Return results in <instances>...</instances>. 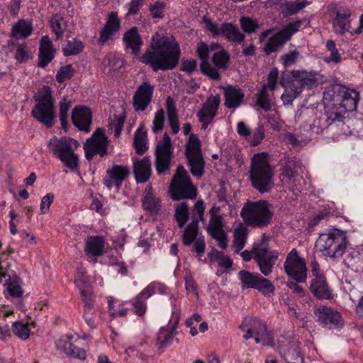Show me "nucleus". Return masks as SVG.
Segmentation results:
<instances>
[{"instance_id": "f257e3e1", "label": "nucleus", "mask_w": 363, "mask_h": 363, "mask_svg": "<svg viewBox=\"0 0 363 363\" xmlns=\"http://www.w3.org/2000/svg\"><path fill=\"white\" fill-rule=\"evenodd\" d=\"M180 57L178 44L172 43L168 38L155 33L151 43L139 60L149 65L153 71L171 70L177 67Z\"/></svg>"}, {"instance_id": "f03ea898", "label": "nucleus", "mask_w": 363, "mask_h": 363, "mask_svg": "<svg viewBox=\"0 0 363 363\" xmlns=\"http://www.w3.org/2000/svg\"><path fill=\"white\" fill-rule=\"evenodd\" d=\"M318 84L315 74L306 71L294 70L289 74H283L280 84L284 88L281 99L284 105H291L303 91L304 87L311 89Z\"/></svg>"}, {"instance_id": "7ed1b4c3", "label": "nucleus", "mask_w": 363, "mask_h": 363, "mask_svg": "<svg viewBox=\"0 0 363 363\" xmlns=\"http://www.w3.org/2000/svg\"><path fill=\"white\" fill-rule=\"evenodd\" d=\"M274 174L264 153L256 154L252 157L250 180L254 189L262 194L270 191L274 186Z\"/></svg>"}, {"instance_id": "20e7f679", "label": "nucleus", "mask_w": 363, "mask_h": 363, "mask_svg": "<svg viewBox=\"0 0 363 363\" xmlns=\"http://www.w3.org/2000/svg\"><path fill=\"white\" fill-rule=\"evenodd\" d=\"M272 205L265 200L247 201L240 211V216L247 226L263 228L267 227L274 215Z\"/></svg>"}, {"instance_id": "39448f33", "label": "nucleus", "mask_w": 363, "mask_h": 363, "mask_svg": "<svg viewBox=\"0 0 363 363\" xmlns=\"http://www.w3.org/2000/svg\"><path fill=\"white\" fill-rule=\"evenodd\" d=\"M348 243L345 232L333 228L320 234L316 247L325 256L338 258L345 252Z\"/></svg>"}, {"instance_id": "423d86ee", "label": "nucleus", "mask_w": 363, "mask_h": 363, "mask_svg": "<svg viewBox=\"0 0 363 363\" xmlns=\"http://www.w3.org/2000/svg\"><path fill=\"white\" fill-rule=\"evenodd\" d=\"M48 148L64 164L71 170L79 167V157L74 150L79 146L77 140L70 137L58 138L52 137L48 144Z\"/></svg>"}, {"instance_id": "0eeeda50", "label": "nucleus", "mask_w": 363, "mask_h": 363, "mask_svg": "<svg viewBox=\"0 0 363 363\" xmlns=\"http://www.w3.org/2000/svg\"><path fill=\"white\" fill-rule=\"evenodd\" d=\"M34 99L36 104L31 111V115L47 128H51L55 118L51 88L46 85L43 86L34 96Z\"/></svg>"}, {"instance_id": "6e6552de", "label": "nucleus", "mask_w": 363, "mask_h": 363, "mask_svg": "<svg viewBox=\"0 0 363 363\" xmlns=\"http://www.w3.org/2000/svg\"><path fill=\"white\" fill-rule=\"evenodd\" d=\"M169 192L171 198L174 201L194 199L196 197V188L193 185L190 176L184 166L177 167L169 186Z\"/></svg>"}, {"instance_id": "1a4fd4ad", "label": "nucleus", "mask_w": 363, "mask_h": 363, "mask_svg": "<svg viewBox=\"0 0 363 363\" xmlns=\"http://www.w3.org/2000/svg\"><path fill=\"white\" fill-rule=\"evenodd\" d=\"M269 237L263 235L261 242L253 246V259L259 267L260 272L265 277L270 275L278 259L279 252L272 250L268 246Z\"/></svg>"}, {"instance_id": "9d476101", "label": "nucleus", "mask_w": 363, "mask_h": 363, "mask_svg": "<svg viewBox=\"0 0 363 363\" xmlns=\"http://www.w3.org/2000/svg\"><path fill=\"white\" fill-rule=\"evenodd\" d=\"M173 155L171 138L165 133L155 149V167L158 174L169 172Z\"/></svg>"}, {"instance_id": "9b49d317", "label": "nucleus", "mask_w": 363, "mask_h": 363, "mask_svg": "<svg viewBox=\"0 0 363 363\" xmlns=\"http://www.w3.org/2000/svg\"><path fill=\"white\" fill-rule=\"evenodd\" d=\"M284 269L288 276L300 283H305L307 279V267L305 260L298 256L296 249L287 255Z\"/></svg>"}, {"instance_id": "f8f14e48", "label": "nucleus", "mask_w": 363, "mask_h": 363, "mask_svg": "<svg viewBox=\"0 0 363 363\" xmlns=\"http://www.w3.org/2000/svg\"><path fill=\"white\" fill-rule=\"evenodd\" d=\"M301 26V21L289 23L282 30L270 37L263 48L265 54L269 55L282 48L293 34L298 30Z\"/></svg>"}, {"instance_id": "ddd939ff", "label": "nucleus", "mask_w": 363, "mask_h": 363, "mask_svg": "<svg viewBox=\"0 0 363 363\" xmlns=\"http://www.w3.org/2000/svg\"><path fill=\"white\" fill-rule=\"evenodd\" d=\"M108 145V140L104 130L98 128L84 144L86 159L91 161L96 155H99L101 157L106 155Z\"/></svg>"}, {"instance_id": "4468645a", "label": "nucleus", "mask_w": 363, "mask_h": 363, "mask_svg": "<svg viewBox=\"0 0 363 363\" xmlns=\"http://www.w3.org/2000/svg\"><path fill=\"white\" fill-rule=\"evenodd\" d=\"M250 326L254 333L256 343H262L263 345L274 346V336L272 332L267 330L266 323L257 318H245L240 328L245 330V328Z\"/></svg>"}, {"instance_id": "2eb2a0df", "label": "nucleus", "mask_w": 363, "mask_h": 363, "mask_svg": "<svg viewBox=\"0 0 363 363\" xmlns=\"http://www.w3.org/2000/svg\"><path fill=\"white\" fill-rule=\"evenodd\" d=\"M129 174L130 169L128 167L114 164L111 169H107L103 183L108 189L115 187L119 190L123 181Z\"/></svg>"}, {"instance_id": "dca6fc26", "label": "nucleus", "mask_w": 363, "mask_h": 363, "mask_svg": "<svg viewBox=\"0 0 363 363\" xmlns=\"http://www.w3.org/2000/svg\"><path fill=\"white\" fill-rule=\"evenodd\" d=\"M155 87L147 82H143L135 91L133 106L136 111H145L150 104Z\"/></svg>"}, {"instance_id": "f3484780", "label": "nucleus", "mask_w": 363, "mask_h": 363, "mask_svg": "<svg viewBox=\"0 0 363 363\" xmlns=\"http://www.w3.org/2000/svg\"><path fill=\"white\" fill-rule=\"evenodd\" d=\"M219 95H211L203 104L202 108L198 112L197 116L199 121L202 123V128H206L211 123L217 113L220 104Z\"/></svg>"}, {"instance_id": "a211bd4d", "label": "nucleus", "mask_w": 363, "mask_h": 363, "mask_svg": "<svg viewBox=\"0 0 363 363\" xmlns=\"http://www.w3.org/2000/svg\"><path fill=\"white\" fill-rule=\"evenodd\" d=\"M207 232L213 239L218 242L220 248L224 250L228 247L227 234L223 230V224L220 216L216 215L211 216Z\"/></svg>"}, {"instance_id": "6ab92c4d", "label": "nucleus", "mask_w": 363, "mask_h": 363, "mask_svg": "<svg viewBox=\"0 0 363 363\" xmlns=\"http://www.w3.org/2000/svg\"><path fill=\"white\" fill-rule=\"evenodd\" d=\"M315 315L319 323L328 328L330 329L343 324L340 313L331 308L320 306L316 309Z\"/></svg>"}, {"instance_id": "aec40b11", "label": "nucleus", "mask_w": 363, "mask_h": 363, "mask_svg": "<svg viewBox=\"0 0 363 363\" xmlns=\"http://www.w3.org/2000/svg\"><path fill=\"white\" fill-rule=\"evenodd\" d=\"M92 115L90 109L84 106H75L72 112L73 124L80 130L89 132Z\"/></svg>"}, {"instance_id": "412c9836", "label": "nucleus", "mask_w": 363, "mask_h": 363, "mask_svg": "<svg viewBox=\"0 0 363 363\" xmlns=\"http://www.w3.org/2000/svg\"><path fill=\"white\" fill-rule=\"evenodd\" d=\"M123 41L125 43V50L130 51L134 57L139 55L143 42L137 27H132L125 31L123 36Z\"/></svg>"}, {"instance_id": "4be33fe9", "label": "nucleus", "mask_w": 363, "mask_h": 363, "mask_svg": "<svg viewBox=\"0 0 363 363\" xmlns=\"http://www.w3.org/2000/svg\"><path fill=\"white\" fill-rule=\"evenodd\" d=\"M359 100V92L350 89L340 91L334 99V101H337L345 113L356 110Z\"/></svg>"}, {"instance_id": "5701e85b", "label": "nucleus", "mask_w": 363, "mask_h": 363, "mask_svg": "<svg viewBox=\"0 0 363 363\" xmlns=\"http://www.w3.org/2000/svg\"><path fill=\"white\" fill-rule=\"evenodd\" d=\"M309 289L313 296L318 299H330L332 298V291L325 276H318L316 278H313Z\"/></svg>"}, {"instance_id": "b1692460", "label": "nucleus", "mask_w": 363, "mask_h": 363, "mask_svg": "<svg viewBox=\"0 0 363 363\" xmlns=\"http://www.w3.org/2000/svg\"><path fill=\"white\" fill-rule=\"evenodd\" d=\"M133 174L137 183H145L150 179L152 168L149 157L133 161Z\"/></svg>"}, {"instance_id": "393cba45", "label": "nucleus", "mask_w": 363, "mask_h": 363, "mask_svg": "<svg viewBox=\"0 0 363 363\" xmlns=\"http://www.w3.org/2000/svg\"><path fill=\"white\" fill-rule=\"evenodd\" d=\"M223 89L224 105L228 108H235L241 105L245 98L244 91L233 85H228Z\"/></svg>"}, {"instance_id": "a878e982", "label": "nucleus", "mask_w": 363, "mask_h": 363, "mask_svg": "<svg viewBox=\"0 0 363 363\" xmlns=\"http://www.w3.org/2000/svg\"><path fill=\"white\" fill-rule=\"evenodd\" d=\"M280 352L287 363H303V357L301 354L299 342L291 341L280 346Z\"/></svg>"}, {"instance_id": "bb28decb", "label": "nucleus", "mask_w": 363, "mask_h": 363, "mask_svg": "<svg viewBox=\"0 0 363 363\" xmlns=\"http://www.w3.org/2000/svg\"><path fill=\"white\" fill-rule=\"evenodd\" d=\"M71 336H67L66 338L60 339L57 345L58 350L64 352L67 356L84 360L86 357V351L84 349L79 348L71 340Z\"/></svg>"}, {"instance_id": "cd10ccee", "label": "nucleus", "mask_w": 363, "mask_h": 363, "mask_svg": "<svg viewBox=\"0 0 363 363\" xmlns=\"http://www.w3.org/2000/svg\"><path fill=\"white\" fill-rule=\"evenodd\" d=\"M220 35L233 44H240L245 40V35L238 27L231 23H224L220 26Z\"/></svg>"}, {"instance_id": "c85d7f7f", "label": "nucleus", "mask_w": 363, "mask_h": 363, "mask_svg": "<svg viewBox=\"0 0 363 363\" xmlns=\"http://www.w3.org/2000/svg\"><path fill=\"white\" fill-rule=\"evenodd\" d=\"M153 189L151 185H148L143 193L142 199L143 207L145 211L152 214H157L161 208V201L156 197L152 192Z\"/></svg>"}, {"instance_id": "c756f323", "label": "nucleus", "mask_w": 363, "mask_h": 363, "mask_svg": "<svg viewBox=\"0 0 363 363\" xmlns=\"http://www.w3.org/2000/svg\"><path fill=\"white\" fill-rule=\"evenodd\" d=\"M281 175L291 180L298 174L299 162L295 157L286 156L281 161Z\"/></svg>"}, {"instance_id": "7c9ffc66", "label": "nucleus", "mask_w": 363, "mask_h": 363, "mask_svg": "<svg viewBox=\"0 0 363 363\" xmlns=\"http://www.w3.org/2000/svg\"><path fill=\"white\" fill-rule=\"evenodd\" d=\"M75 283L80 290L82 300L84 303V310L92 311L94 301L92 298L93 291L89 284H86L83 279H77Z\"/></svg>"}, {"instance_id": "2f4dec72", "label": "nucleus", "mask_w": 363, "mask_h": 363, "mask_svg": "<svg viewBox=\"0 0 363 363\" xmlns=\"http://www.w3.org/2000/svg\"><path fill=\"white\" fill-rule=\"evenodd\" d=\"M8 50L11 52H14V58L19 63H25L30 57V52L26 50V45L16 43L14 40L9 41Z\"/></svg>"}, {"instance_id": "473e14b6", "label": "nucleus", "mask_w": 363, "mask_h": 363, "mask_svg": "<svg viewBox=\"0 0 363 363\" xmlns=\"http://www.w3.org/2000/svg\"><path fill=\"white\" fill-rule=\"evenodd\" d=\"M104 242L101 237H90L86 243L85 252L88 256L98 257L103 254Z\"/></svg>"}, {"instance_id": "72a5a7b5", "label": "nucleus", "mask_w": 363, "mask_h": 363, "mask_svg": "<svg viewBox=\"0 0 363 363\" xmlns=\"http://www.w3.org/2000/svg\"><path fill=\"white\" fill-rule=\"evenodd\" d=\"M166 107L169 125L172 133L174 134H177L179 131L180 128L177 108L174 100L171 98V96H168L166 99Z\"/></svg>"}, {"instance_id": "f704fd0d", "label": "nucleus", "mask_w": 363, "mask_h": 363, "mask_svg": "<svg viewBox=\"0 0 363 363\" xmlns=\"http://www.w3.org/2000/svg\"><path fill=\"white\" fill-rule=\"evenodd\" d=\"M178 320L175 322L174 325L170 328L169 330L164 328H162L160 330L157 337V345L159 350L163 349L170 344L175 334V329Z\"/></svg>"}, {"instance_id": "c9c22d12", "label": "nucleus", "mask_w": 363, "mask_h": 363, "mask_svg": "<svg viewBox=\"0 0 363 363\" xmlns=\"http://www.w3.org/2000/svg\"><path fill=\"white\" fill-rule=\"evenodd\" d=\"M133 146L138 155H142L147 150V132L143 126L139 127L134 135Z\"/></svg>"}, {"instance_id": "e433bc0d", "label": "nucleus", "mask_w": 363, "mask_h": 363, "mask_svg": "<svg viewBox=\"0 0 363 363\" xmlns=\"http://www.w3.org/2000/svg\"><path fill=\"white\" fill-rule=\"evenodd\" d=\"M345 113H346L342 109V107H341L337 101L328 106L325 109L328 125H330L335 121H342Z\"/></svg>"}, {"instance_id": "4c0bfd02", "label": "nucleus", "mask_w": 363, "mask_h": 363, "mask_svg": "<svg viewBox=\"0 0 363 363\" xmlns=\"http://www.w3.org/2000/svg\"><path fill=\"white\" fill-rule=\"evenodd\" d=\"M50 25L56 38L62 39L65 31L67 28V21L60 15H54L50 20Z\"/></svg>"}, {"instance_id": "58836bf2", "label": "nucleus", "mask_w": 363, "mask_h": 363, "mask_svg": "<svg viewBox=\"0 0 363 363\" xmlns=\"http://www.w3.org/2000/svg\"><path fill=\"white\" fill-rule=\"evenodd\" d=\"M199 235V220H193L185 228L182 241L184 245H191L198 238Z\"/></svg>"}, {"instance_id": "ea45409f", "label": "nucleus", "mask_w": 363, "mask_h": 363, "mask_svg": "<svg viewBox=\"0 0 363 363\" xmlns=\"http://www.w3.org/2000/svg\"><path fill=\"white\" fill-rule=\"evenodd\" d=\"M186 159L191 174L201 178L204 174L205 162L203 156L187 157Z\"/></svg>"}, {"instance_id": "a19ab883", "label": "nucleus", "mask_w": 363, "mask_h": 363, "mask_svg": "<svg viewBox=\"0 0 363 363\" xmlns=\"http://www.w3.org/2000/svg\"><path fill=\"white\" fill-rule=\"evenodd\" d=\"M31 31V24L24 20H20L13 26L11 36L16 39L26 38L30 35Z\"/></svg>"}, {"instance_id": "79ce46f5", "label": "nucleus", "mask_w": 363, "mask_h": 363, "mask_svg": "<svg viewBox=\"0 0 363 363\" xmlns=\"http://www.w3.org/2000/svg\"><path fill=\"white\" fill-rule=\"evenodd\" d=\"M174 218L179 228H183L189 218V206L186 202H182L175 208Z\"/></svg>"}, {"instance_id": "37998d69", "label": "nucleus", "mask_w": 363, "mask_h": 363, "mask_svg": "<svg viewBox=\"0 0 363 363\" xmlns=\"http://www.w3.org/2000/svg\"><path fill=\"white\" fill-rule=\"evenodd\" d=\"M185 155L187 157L201 156V141L195 134L189 136L186 145Z\"/></svg>"}, {"instance_id": "c03bdc74", "label": "nucleus", "mask_w": 363, "mask_h": 363, "mask_svg": "<svg viewBox=\"0 0 363 363\" xmlns=\"http://www.w3.org/2000/svg\"><path fill=\"white\" fill-rule=\"evenodd\" d=\"M208 257L210 262H217L218 265L228 269L233 265V261L229 256L224 255L222 252H219L217 250L213 248L211 252H208Z\"/></svg>"}, {"instance_id": "a18cd8bd", "label": "nucleus", "mask_w": 363, "mask_h": 363, "mask_svg": "<svg viewBox=\"0 0 363 363\" xmlns=\"http://www.w3.org/2000/svg\"><path fill=\"white\" fill-rule=\"evenodd\" d=\"M72 105V101L70 99H68V97L65 96L62 98V99L60 101L59 106V117L60 120V123L62 125V128L65 130L67 128L68 124H67V118H68V111L71 108Z\"/></svg>"}, {"instance_id": "49530a36", "label": "nucleus", "mask_w": 363, "mask_h": 363, "mask_svg": "<svg viewBox=\"0 0 363 363\" xmlns=\"http://www.w3.org/2000/svg\"><path fill=\"white\" fill-rule=\"evenodd\" d=\"M256 105L264 111L272 108V102L266 86H262L260 91L256 94Z\"/></svg>"}, {"instance_id": "de8ad7c7", "label": "nucleus", "mask_w": 363, "mask_h": 363, "mask_svg": "<svg viewBox=\"0 0 363 363\" xmlns=\"http://www.w3.org/2000/svg\"><path fill=\"white\" fill-rule=\"evenodd\" d=\"M241 280V287L244 289H253L259 274H253L248 271L241 270L239 272Z\"/></svg>"}, {"instance_id": "09e8293b", "label": "nucleus", "mask_w": 363, "mask_h": 363, "mask_svg": "<svg viewBox=\"0 0 363 363\" xmlns=\"http://www.w3.org/2000/svg\"><path fill=\"white\" fill-rule=\"evenodd\" d=\"M253 289H257L264 296L273 294L275 289L272 283L269 279L262 277L260 274L257 279Z\"/></svg>"}, {"instance_id": "8fccbe9b", "label": "nucleus", "mask_w": 363, "mask_h": 363, "mask_svg": "<svg viewBox=\"0 0 363 363\" xmlns=\"http://www.w3.org/2000/svg\"><path fill=\"white\" fill-rule=\"evenodd\" d=\"M230 60V55L225 50L214 53L212 62L218 69H225Z\"/></svg>"}, {"instance_id": "3c124183", "label": "nucleus", "mask_w": 363, "mask_h": 363, "mask_svg": "<svg viewBox=\"0 0 363 363\" xmlns=\"http://www.w3.org/2000/svg\"><path fill=\"white\" fill-rule=\"evenodd\" d=\"M82 42L77 39L68 40L67 45L63 48V53L65 56L77 55L83 50Z\"/></svg>"}, {"instance_id": "603ef678", "label": "nucleus", "mask_w": 363, "mask_h": 363, "mask_svg": "<svg viewBox=\"0 0 363 363\" xmlns=\"http://www.w3.org/2000/svg\"><path fill=\"white\" fill-rule=\"evenodd\" d=\"M246 238L247 230L245 228H241L235 230L233 246L236 248V253H239V252L245 247Z\"/></svg>"}, {"instance_id": "864d4df0", "label": "nucleus", "mask_w": 363, "mask_h": 363, "mask_svg": "<svg viewBox=\"0 0 363 363\" xmlns=\"http://www.w3.org/2000/svg\"><path fill=\"white\" fill-rule=\"evenodd\" d=\"M74 72L72 65L61 67L56 75L57 82L63 83L66 80L70 79L73 77Z\"/></svg>"}, {"instance_id": "5fc2aeb1", "label": "nucleus", "mask_w": 363, "mask_h": 363, "mask_svg": "<svg viewBox=\"0 0 363 363\" xmlns=\"http://www.w3.org/2000/svg\"><path fill=\"white\" fill-rule=\"evenodd\" d=\"M200 68L201 72L210 79L218 81L220 79L218 68L212 67L208 62H201Z\"/></svg>"}, {"instance_id": "6e6d98bb", "label": "nucleus", "mask_w": 363, "mask_h": 363, "mask_svg": "<svg viewBox=\"0 0 363 363\" xmlns=\"http://www.w3.org/2000/svg\"><path fill=\"white\" fill-rule=\"evenodd\" d=\"M326 48L330 52V55L325 58V62L335 63L340 62L342 57L335 47V41L333 40H328Z\"/></svg>"}, {"instance_id": "4d7b16f0", "label": "nucleus", "mask_w": 363, "mask_h": 363, "mask_svg": "<svg viewBox=\"0 0 363 363\" xmlns=\"http://www.w3.org/2000/svg\"><path fill=\"white\" fill-rule=\"evenodd\" d=\"M13 332L18 337L26 340L30 335V329L26 325L21 322H15L13 324Z\"/></svg>"}, {"instance_id": "13d9d810", "label": "nucleus", "mask_w": 363, "mask_h": 363, "mask_svg": "<svg viewBox=\"0 0 363 363\" xmlns=\"http://www.w3.org/2000/svg\"><path fill=\"white\" fill-rule=\"evenodd\" d=\"M333 25L335 33L343 35L349 31L350 28V21H344L339 18H335L333 21Z\"/></svg>"}, {"instance_id": "bf43d9fd", "label": "nucleus", "mask_w": 363, "mask_h": 363, "mask_svg": "<svg viewBox=\"0 0 363 363\" xmlns=\"http://www.w3.org/2000/svg\"><path fill=\"white\" fill-rule=\"evenodd\" d=\"M308 4L307 1H289L285 4L287 13L289 15L296 14Z\"/></svg>"}, {"instance_id": "052dcab7", "label": "nucleus", "mask_w": 363, "mask_h": 363, "mask_svg": "<svg viewBox=\"0 0 363 363\" xmlns=\"http://www.w3.org/2000/svg\"><path fill=\"white\" fill-rule=\"evenodd\" d=\"M240 23L242 29L246 33L255 32L259 28V25L249 17H241Z\"/></svg>"}, {"instance_id": "680f3d73", "label": "nucleus", "mask_w": 363, "mask_h": 363, "mask_svg": "<svg viewBox=\"0 0 363 363\" xmlns=\"http://www.w3.org/2000/svg\"><path fill=\"white\" fill-rule=\"evenodd\" d=\"M121 22L116 12H111L108 17V19L104 25V27L111 29L116 33L119 30Z\"/></svg>"}, {"instance_id": "e2e57ef3", "label": "nucleus", "mask_w": 363, "mask_h": 363, "mask_svg": "<svg viewBox=\"0 0 363 363\" xmlns=\"http://www.w3.org/2000/svg\"><path fill=\"white\" fill-rule=\"evenodd\" d=\"M164 122V111L162 108H160L158 110L155 116L154 120H153V126H152V130L153 132L156 133L160 130H162L163 128Z\"/></svg>"}, {"instance_id": "0e129e2a", "label": "nucleus", "mask_w": 363, "mask_h": 363, "mask_svg": "<svg viewBox=\"0 0 363 363\" xmlns=\"http://www.w3.org/2000/svg\"><path fill=\"white\" fill-rule=\"evenodd\" d=\"M205 211L204 203L202 200H198L194 206L192 211L193 220H204L203 214Z\"/></svg>"}, {"instance_id": "69168bd1", "label": "nucleus", "mask_w": 363, "mask_h": 363, "mask_svg": "<svg viewBox=\"0 0 363 363\" xmlns=\"http://www.w3.org/2000/svg\"><path fill=\"white\" fill-rule=\"evenodd\" d=\"M278 76V69L276 67L272 68L267 77V84H263L262 86H266L267 89H269L270 90L274 91L277 84Z\"/></svg>"}, {"instance_id": "338daca9", "label": "nucleus", "mask_w": 363, "mask_h": 363, "mask_svg": "<svg viewBox=\"0 0 363 363\" xmlns=\"http://www.w3.org/2000/svg\"><path fill=\"white\" fill-rule=\"evenodd\" d=\"M54 52L39 50L38 55V67L44 68L53 59Z\"/></svg>"}, {"instance_id": "774afa93", "label": "nucleus", "mask_w": 363, "mask_h": 363, "mask_svg": "<svg viewBox=\"0 0 363 363\" xmlns=\"http://www.w3.org/2000/svg\"><path fill=\"white\" fill-rule=\"evenodd\" d=\"M54 200V194L52 193L47 194L41 199L40 209L41 214H45L49 212L50 207Z\"/></svg>"}]
</instances>
